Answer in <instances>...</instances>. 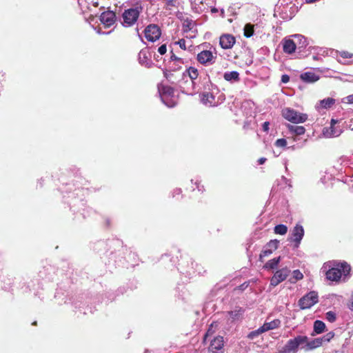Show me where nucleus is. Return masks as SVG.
<instances>
[{"label": "nucleus", "mask_w": 353, "mask_h": 353, "mask_svg": "<svg viewBox=\"0 0 353 353\" xmlns=\"http://www.w3.org/2000/svg\"><path fill=\"white\" fill-rule=\"evenodd\" d=\"M75 183H67L65 187L61 188V192L68 193V204L70 210L75 212H80L83 218L89 216L92 209L87 207L84 200L85 196L88 192V188L85 187L87 181L78 175L79 172L78 168H74Z\"/></svg>", "instance_id": "nucleus-1"}, {"label": "nucleus", "mask_w": 353, "mask_h": 353, "mask_svg": "<svg viewBox=\"0 0 353 353\" xmlns=\"http://www.w3.org/2000/svg\"><path fill=\"white\" fill-rule=\"evenodd\" d=\"M200 98L201 103L208 107L217 106L225 100L218 87L210 81L203 86Z\"/></svg>", "instance_id": "nucleus-2"}, {"label": "nucleus", "mask_w": 353, "mask_h": 353, "mask_svg": "<svg viewBox=\"0 0 353 353\" xmlns=\"http://www.w3.org/2000/svg\"><path fill=\"white\" fill-rule=\"evenodd\" d=\"M123 248V242L119 239H112L108 242L104 241H99L94 244L93 250L101 253L105 251L104 254L107 255L111 260L115 258V248Z\"/></svg>", "instance_id": "nucleus-3"}, {"label": "nucleus", "mask_w": 353, "mask_h": 353, "mask_svg": "<svg viewBox=\"0 0 353 353\" xmlns=\"http://www.w3.org/2000/svg\"><path fill=\"white\" fill-rule=\"evenodd\" d=\"M332 266H329V269L326 271V278L327 280L332 281H338L342 275L347 276L350 270V265L345 261L336 263L334 261Z\"/></svg>", "instance_id": "nucleus-4"}, {"label": "nucleus", "mask_w": 353, "mask_h": 353, "mask_svg": "<svg viewBox=\"0 0 353 353\" xmlns=\"http://www.w3.org/2000/svg\"><path fill=\"white\" fill-rule=\"evenodd\" d=\"M180 258L176 266L179 272L188 279L194 276L195 270L192 259L188 254L182 255L181 254Z\"/></svg>", "instance_id": "nucleus-5"}, {"label": "nucleus", "mask_w": 353, "mask_h": 353, "mask_svg": "<svg viewBox=\"0 0 353 353\" xmlns=\"http://www.w3.org/2000/svg\"><path fill=\"white\" fill-rule=\"evenodd\" d=\"M142 11L143 7L141 4H138L134 8L125 10L122 13V26L125 28H129L134 26L137 23Z\"/></svg>", "instance_id": "nucleus-6"}, {"label": "nucleus", "mask_w": 353, "mask_h": 353, "mask_svg": "<svg viewBox=\"0 0 353 353\" xmlns=\"http://www.w3.org/2000/svg\"><path fill=\"white\" fill-rule=\"evenodd\" d=\"M307 336L298 335L288 340L284 346L279 350V353H297L299 348L302 349V345L306 342Z\"/></svg>", "instance_id": "nucleus-7"}, {"label": "nucleus", "mask_w": 353, "mask_h": 353, "mask_svg": "<svg viewBox=\"0 0 353 353\" xmlns=\"http://www.w3.org/2000/svg\"><path fill=\"white\" fill-rule=\"evenodd\" d=\"M158 92L160 95L161 101L168 108H173L176 103L173 99L174 95V90L170 85L160 84L158 85Z\"/></svg>", "instance_id": "nucleus-8"}, {"label": "nucleus", "mask_w": 353, "mask_h": 353, "mask_svg": "<svg viewBox=\"0 0 353 353\" xmlns=\"http://www.w3.org/2000/svg\"><path fill=\"white\" fill-rule=\"evenodd\" d=\"M296 8L292 3L281 4L278 6L274 11V15L279 16L280 18L285 21H289L294 16Z\"/></svg>", "instance_id": "nucleus-9"}, {"label": "nucleus", "mask_w": 353, "mask_h": 353, "mask_svg": "<svg viewBox=\"0 0 353 353\" xmlns=\"http://www.w3.org/2000/svg\"><path fill=\"white\" fill-rule=\"evenodd\" d=\"M282 116L285 119L293 123H304L307 119V115L306 114L299 113L290 108L283 109Z\"/></svg>", "instance_id": "nucleus-10"}, {"label": "nucleus", "mask_w": 353, "mask_h": 353, "mask_svg": "<svg viewBox=\"0 0 353 353\" xmlns=\"http://www.w3.org/2000/svg\"><path fill=\"white\" fill-rule=\"evenodd\" d=\"M319 301L318 294L315 291H310L299 301V306L301 310L309 309Z\"/></svg>", "instance_id": "nucleus-11"}, {"label": "nucleus", "mask_w": 353, "mask_h": 353, "mask_svg": "<svg viewBox=\"0 0 353 353\" xmlns=\"http://www.w3.org/2000/svg\"><path fill=\"white\" fill-rule=\"evenodd\" d=\"M179 87L183 93L189 95H193L201 90L199 83L197 81H192L188 79H184L179 82Z\"/></svg>", "instance_id": "nucleus-12"}, {"label": "nucleus", "mask_w": 353, "mask_h": 353, "mask_svg": "<svg viewBox=\"0 0 353 353\" xmlns=\"http://www.w3.org/2000/svg\"><path fill=\"white\" fill-rule=\"evenodd\" d=\"M305 231L303 227L297 223L290 233L289 240L294 243V248H297L299 247L301 242L304 236Z\"/></svg>", "instance_id": "nucleus-13"}, {"label": "nucleus", "mask_w": 353, "mask_h": 353, "mask_svg": "<svg viewBox=\"0 0 353 353\" xmlns=\"http://www.w3.org/2000/svg\"><path fill=\"white\" fill-rule=\"evenodd\" d=\"M144 35L148 41L154 42L160 38L161 31L157 25L151 23L145 27Z\"/></svg>", "instance_id": "nucleus-14"}, {"label": "nucleus", "mask_w": 353, "mask_h": 353, "mask_svg": "<svg viewBox=\"0 0 353 353\" xmlns=\"http://www.w3.org/2000/svg\"><path fill=\"white\" fill-rule=\"evenodd\" d=\"M290 273V270L288 267L277 270L272 277L270 279V285L276 287L279 283L285 281Z\"/></svg>", "instance_id": "nucleus-15"}, {"label": "nucleus", "mask_w": 353, "mask_h": 353, "mask_svg": "<svg viewBox=\"0 0 353 353\" xmlns=\"http://www.w3.org/2000/svg\"><path fill=\"white\" fill-rule=\"evenodd\" d=\"M192 10L198 14L208 10L214 2V0H190Z\"/></svg>", "instance_id": "nucleus-16"}, {"label": "nucleus", "mask_w": 353, "mask_h": 353, "mask_svg": "<svg viewBox=\"0 0 353 353\" xmlns=\"http://www.w3.org/2000/svg\"><path fill=\"white\" fill-rule=\"evenodd\" d=\"M223 337L221 336H216L212 339H210L208 350L211 353H223Z\"/></svg>", "instance_id": "nucleus-17"}, {"label": "nucleus", "mask_w": 353, "mask_h": 353, "mask_svg": "<svg viewBox=\"0 0 353 353\" xmlns=\"http://www.w3.org/2000/svg\"><path fill=\"white\" fill-rule=\"evenodd\" d=\"M216 57L213 55L210 50H202L196 56V60L199 63L204 65L212 64L214 62Z\"/></svg>", "instance_id": "nucleus-18"}, {"label": "nucleus", "mask_w": 353, "mask_h": 353, "mask_svg": "<svg viewBox=\"0 0 353 353\" xmlns=\"http://www.w3.org/2000/svg\"><path fill=\"white\" fill-rule=\"evenodd\" d=\"M245 309L243 307L236 305L231 310L228 312L229 320L231 322L240 321L243 319Z\"/></svg>", "instance_id": "nucleus-19"}, {"label": "nucleus", "mask_w": 353, "mask_h": 353, "mask_svg": "<svg viewBox=\"0 0 353 353\" xmlns=\"http://www.w3.org/2000/svg\"><path fill=\"white\" fill-rule=\"evenodd\" d=\"M139 62L141 65L145 66V68L152 67L153 62L151 59V53L148 48H143L139 52Z\"/></svg>", "instance_id": "nucleus-20"}, {"label": "nucleus", "mask_w": 353, "mask_h": 353, "mask_svg": "<svg viewBox=\"0 0 353 353\" xmlns=\"http://www.w3.org/2000/svg\"><path fill=\"white\" fill-rule=\"evenodd\" d=\"M279 243H280L279 241L276 240V239L270 240L263 247V249L259 255L260 260H261L262 258L268 256L271 254H272V252L278 248Z\"/></svg>", "instance_id": "nucleus-21"}, {"label": "nucleus", "mask_w": 353, "mask_h": 353, "mask_svg": "<svg viewBox=\"0 0 353 353\" xmlns=\"http://www.w3.org/2000/svg\"><path fill=\"white\" fill-rule=\"evenodd\" d=\"M100 21L106 28L112 26L116 21L115 12L111 10L103 12L100 15Z\"/></svg>", "instance_id": "nucleus-22"}, {"label": "nucleus", "mask_w": 353, "mask_h": 353, "mask_svg": "<svg viewBox=\"0 0 353 353\" xmlns=\"http://www.w3.org/2000/svg\"><path fill=\"white\" fill-rule=\"evenodd\" d=\"M337 121L332 119L331 120L330 127L329 128H324L323 130V135L327 138L337 137L342 133V130L335 125Z\"/></svg>", "instance_id": "nucleus-23"}, {"label": "nucleus", "mask_w": 353, "mask_h": 353, "mask_svg": "<svg viewBox=\"0 0 353 353\" xmlns=\"http://www.w3.org/2000/svg\"><path fill=\"white\" fill-rule=\"evenodd\" d=\"M179 256L171 255L170 254H165L161 257V262L163 264L167 269L172 270V268L176 267V262H179Z\"/></svg>", "instance_id": "nucleus-24"}, {"label": "nucleus", "mask_w": 353, "mask_h": 353, "mask_svg": "<svg viewBox=\"0 0 353 353\" xmlns=\"http://www.w3.org/2000/svg\"><path fill=\"white\" fill-rule=\"evenodd\" d=\"M236 43L235 37L231 34H223L219 38V44L223 49H231Z\"/></svg>", "instance_id": "nucleus-25"}, {"label": "nucleus", "mask_w": 353, "mask_h": 353, "mask_svg": "<svg viewBox=\"0 0 353 353\" xmlns=\"http://www.w3.org/2000/svg\"><path fill=\"white\" fill-rule=\"evenodd\" d=\"M291 37L294 38V43L296 46V50L299 53L303 52L309 45L307 38L302 34H292Z\"/></svg>", "instance_id": "nucleus-26"}, {"label": "nucleus", "mask_w": 353, "mask_h": 353, "mask_svg": "<svg viewBox=\"0 0 353 353\" xmlns=\"http://www.w3.org/2000/svg\"><path fill=\"white\" fill-rule=\"evenodd\" d=\"M283 50L285 53L291 54L296 50V46L294 43V38L291 35L284 38L281 41Z\"/></svg>", "instance_id": "nucleus-27"}, {"label": "nucleus", "mask_w": 353, "mask_h": 353, "mask_svg": "<svg viewBox=\"0 0 353 353\" xmlns=\"http://www.w3.org/2000/svg\"><path fill=\"white\" fill-rule=\"evenodd\" d=\"M323 345L322 339L321 337L316 338L314 339H312L310 341L308 340V339L306 340V342L303 343V345H302V350H303L305 352H308L312 350H314L315 348H317Z\"/></svg>", "instance_id": "nucleus-28"}, {"label": "nucleus", "mask_w": 353, "mask_h": 353, "mask_svg": "<svg viewBox=\"0 0 353 353\" xmlns=\"http://www.w3.org/2000/svg\"><path fill=\"white\" fill-rule=\"evenodd\" d=\"M199 75V70L193 66H190L183 72V78L184 79H188L192 81H197L198 83Z\"/></svg>", "instance_id": "nucleus-29"}, {"label": "nucleus", "mask_w": 353, "mask_h": 353, "mask_svg": "<svg viewBox=\"0 0 353 353\" xmlns=\"http://www.w3.org/2000/svg\"><path fill=\"white\" fill-rule=\"evenodd\" d=\"M302 81L307 83H313L319 79V76L314 72H305L300 75Z\"/></svg>", "instance_id": "nucleus-30"}, {"label": "nucleus", "mask_w": 353, "mask_h": 353, "mask_svg": "<svg viewBox=\"0 0 353 353\" xmlns=\"http://www.w3.org/2000/svg\"><path fill=\"white\" fill-rule=\"evenodd\" d=\"M335 103V100L333 98H326L323 100L319 101V102L316 105V109L320 112L322 109H328L332 105H333Z\"/></svg>", "instance_id": "nucleus-31"}, {"label": "nucleus", "mask_w": 353, "mask_h": 353, "mask_svg": "<svg viewBox=\"0 0 353 353\" xmlns=\"http://www.w3.org/2000/svg\"><path fill=\"white\" fill-rule=\"evenodd\" d=\"M39 276L47 280H52L54 274V268L48 265L43 267V270L39 271Z\"/></svg>", "instance_id": "nucleus-32"}, {"label": "nucleus", "mask_w": 353, "mask_h": 353, "mask_svg": "<svg viewBox=\"0 0 353 353\" xmlns=\"http://www.w3.org/2000/svg\"><path fill=\"white\" fill-rule=\"evenodd\" d=\"M223 78L225 81L230 83L238 82L240 80L239 73L237 71L225 72L223 74Z\"/></svg>", "instance_id": "nucleus-33"}, {"label": "nucleus", "mask_w": 353, "mask_h": 353, "mask_svg": "<svg viewBox=\"0 0 353 353\" xmlns=\"http://www.w3.org/2000/svg\"><path fill=\"white\" fill-rule=\"evenodd\" d=\"M325 323L320 320H316L314 322L313 332L312 333V335L314 336L316 334H321L325 331Z\"/></svg>", "instance_id": "nucleus-34"}, {"label": "nucleus", "mask_w": 353, "mask_h": 353, "mask_svg": "<svg viewBox=\"0 0 353 353\" xmlns=\"http://www.w3.org/2000/svg\"><path fill=\"white\" fill-rule=\"evenodd\" d=\"M281 260V256L275 257L272 259H270L265 263V264L263 265V268L268 270H274L277 268Z\"/></svg>", "instance_id": "nucleus-35"}, {"label": "nucleus", "mask_w": 353, "mask_h": 353, "mask_svg": "<svg viewBox=\"0 0 353 353\" xmlns=\"http://www.w3.org/2000/svg\"><path fill=\"white\" fill-rule=\"evenodd\" d=\"M287 128L292 134L295 135H302L305 132V129L303 126L288 124Z\"/></svg>", "instance_id": "nucleus-36"}, {"label": "nucleus", "mask_w": 353, "mask_h": 353, "mask_svg": "<svg viewBox=\"0 0 353 353\" xmlns=\"http://www.w3.org/2000/svg\"><path fill=\"white\" fill-rule=\"evenodd\" d=\"M281 325V321L279 319H274L270 322H265L262 327L264 329V332H267L271 330L276 329L279 327Z\"/></svg>", "instance_id": "nucleus-37"}, {"label": "nucleus", "mask_w": 353, "mask_h": 353, "mask_svg": "<svg viewBox=\"0 0 353 353\" xmlns=\"http://www.w3.org/2000/svg\"><path fill=\"white\" fill-rule=\"evenodd\" d=\"M308 50L312 52H314V53L318 54L319 56H323L325 57L328 54V50L318 47V46H309Z\"/></svg>", "instance_id": "nucleus-38"}, {"label": "nucleus", "mask_w": 353, "mask_h": 353, "mask_svg": "<svg viewBox=\"0 0 353 353\" xmlns=\"http://www.w3.org/2000/svg\"><path fill=\"white\" fill-rule=\"evenodd\" d=\"M274 232L276 234L284 235L288 232V227L284 224L276 225L274 228Z\"/></svg>", "instance_id": "nucleus-39"}, {"label": "nucleus", "mask_w": 353, "mask_h": 353, "mask_svg": "<svg viewBox=\"0 0 353 353\" xmlns=\"http://www.w3.org/2000/svg\"><path fill=\"white\" fill-rule=\"evenodd\" d=\"M264 332V329H263L262 326L259 327L258 329L250 332L248 334V338L250 340H254L257 338L260 334H263Z\"/></svg>", "instance_id": "nucleus-40"}, {"label": "nucleus", "mask_w": 353, "mask_h": 353, "mask_svg": "<svg viewBox=\"0 0 353 353\" xmlns=\"http://www.w3.org/2000/svg\"><path fill=\"white\" fill-rule=\"evenodd\" d=\"M244 36L247 38L251 37L254 32V26L251 23H247L244 27Z\"/></svg>", "instance_id": "nucleus-41"}, {"label": "nucleus", "mask_w": 353, "mask_h": 353, "mask_svg": "<svg viewBox=\"0 0 353 353\" xmlns=\"http://www.w3.org/2000/svg\"><path fill=\"white\" fill-rule=\"evenodd\" d=\"M303 278V273L299 270H295L292 272V278L294 281L290 279L291 283H295L297 281L301 280Z\"/></svg>", "instance_id": "nucleus-42"}, {"label": "nucleus", "mask_w": 353, "mask_h": 353, "mask_svg": "<svg viewBox=\"0 0 353 353\" xmlns=\"http://www.w3.org/2000/svg\"><path fill=\"white\" fill-rule=\"evenodd\" d=\"M325 319L327 321L333 323L336 319V314L333 311H329L325 314Z\"/></svg>", "instance_id": "nucleus-43"}, {"label": "nucleus", "mask_w": 353, "mask_h": 353, "mask_svg": "<svg viewBox=\"0 0 353 353\" xmlns=\"http://www.w3.org/2000/svg\"><path fill=\"white\" fill-rule=\"evenodd\" d=\"M172 62H174V63L177 62L179 64H183V59L176 56L174 54V53L172 51L171 52V55H170V60H169L170 65L171 64Z\"/></svg>", "instance_id": "nucleus-44"}, {"label": "nucleus", "mask_w": 353, "mask_h": 353, "mask_svg": "<svg viewBox=\"0 0 353 353\" xmlns=\"http://www.w3.org/2000/svg\"><path fill=\"white\" fill-rule=\"evenodd\" d=\"M274 145L277 148H286L287 141L284 138L279 139L275 141Z\"/></svg>", "instance_id": "nucleus-45"}, {"label": "nucleus", "mask_w": 353, "mask_h": 353, "mask_svg": "<svg viewBox=\"0 0 353 353\" xmlns=\"http://www.w3.org/2000/svg\"><path fill=\"white\" fill-rule=\"evenodd\" d=\"M171 197L178 199L179 196L182 197V190L179 188H174L170 193Z\"/></svg>", "instance_id": "nucleus-46"}, {"label": "nucleus", "mask_w": 353, "mask_h": 353, "mask_svg": "<svg viewBox=\"0 0 353 353\" xmlns=\"http://www.w3.org/2000/svg\"><path fill=\"white\" fill-rule=\"evenodd\" d=\"M191 183L196 185V188L199 192L203 193L205 191L204 186L201 184V181L199 179H196L195 181L191 179Z\"/></svg>", "instance_id": "nucleus-47"}, {"label": "nucleus", "mask_w": 353, "mask_h": 353, "mask_svg": "<svg viewBox=\"0 0 353 353\" xmlns=\"http://www.w3.org/2000/svg\"><path fill=\"white\" fill-rule=\"evenodd\" d=\"M334 336V333L333 332H330L324 336H321V339H322V342L323 343L329 342Z\"/></svg>", "instance_id": "nucleus-48"}, {"label": "nucleus", "mask_w": 353, "mask_h": 353, "mask_svg": "<svg viewBox=\"0 0 353 353\" xmlns=\"http://www.w3.org/2000/svg\"><path fill=\"white\" fill-rule=\"evenodd\" d=\"M339 54L343 59H353V54L347 51H341Z\"/></svg>", "instance_id": "nucleus-49"}, {"label": "nucleus", "mask_w": 353, "mask_h": 353, "mask_svg": "<svg viewBox=\"0 0 353 353\" xmlns=\"http://www.w3.org/2000/svg\"><path fill=\"white\" fill-rule=\"evenodd\" d=\"M194 270H195V275L196 274H202L203 272H205V270H203V268L201 265L199 264H195L194 265Z\"/></svg>", "instance_id": "nucleus-50"}, {"label": "nucleus", "mask_w": 353, "mask_h": 353, "mask_svg": "<svg viewBox=\"0 0 353 353\" xmlns=\"http://www.w3.org/2000/svg\"><path fill=\"white\" fill-rule=\"evenodd\" d=\"M158 52L161 54V55H163L166 53L167 52V46H166V44H162L161 46H159L158 48V50H157Z\"/></svg>", "instance_id": "nucleus-51"}, {"label": "nucleus", "mask_w": 353, "mask_h": 353, "mask_svg": "<svg viewBox=\"0 0 353 353\" xmlns=\"http://www.w3.org/2000/svg\"><path fill=\"white\" fill-rule=\"evenodd\" d=\"M175 45H179V47L185 50V40L184 39H179L178 41L174 42Z\"/></svg>", "instance_id": "nucleus-52"}, {"label": "nucleus", "mask_w": 353, "mask_h": 353, "mask_svg": "<svg viewBox=\"0 0 353 353\" xmlns=\"http://www.w3.org/2000/svg\"><path fill=\"white\" fill-rule=\"evenodd\" d=\"M163 73L164 77L167 80L170 81V78L172 76V74L171 73V72L168 71L167 69H163Z\"/></svg>", "instance_id": "nucleus-53"}, {"label": "nucleus", "mask_w": 353, "mask_h": 353, "mask_svg": "<svg viewBox=\"0 0 353 353\" xmlns=\"http://www.w3.org/2000/svg\"><path fill=\"white\" fill-rule=\"evenodd\" d=\"M79 301H77V302H73V301L71 300V299H66V300H65V301H64V303H66V304H69V303L74 304V307H75L76 308H77V307H79V308H80V307H81V304H79Z\"/></svg>", "instance_id": "nucleus-54"}, {"label": "nucleus", "mask_w": 353, "mask_h": 353, "mask_svg": "<svg viewBox=\"0 0 353 353\" xmlns=\"http://www.w3.org/2000/svg\"><path fill=\"white\" fill-rule=\"evenodd\" d=\"M181 64H179V63L176 62H173V64L171 65V64L169 65V68H170L171 70H179L181 68Z\"/></svg>", "instance_id": "nucleus-55"}, {"label": "nucleus", "mask_w": 353, "mask_h": 353, "mask_svg": "<svg viewBox=\"0 0 353 353\" xmlns=\"http://www.w3.org/2000/svg\"><path fill=\"white\" fill-rule=\"evenodd\" d=\"M249 284H250L249 281H245L243 283H242L241 285H240L239 286H238L236 289H238L240 291H243L249 286Z\"/></svg>", "instance_id": "nucleus-56"}, {"label": "nucleus", "mask_w": 353, "mask_h": 353, "mask_svg": "<svg viewBox=\"0 0 353 353\" xmlns=\"http://www.w3.org/2000/svg\"><path fill=\"white\" fill-rule=\"evenodd\" d=\"M212 325H210V327L208 330L207 332L205 333V334L204 335V337H203V341L204 342H205L208 339V337H210L211 336V334H212Z\"/></svg>", "instance_id": "nucleus-57"}, {"label": "nucleus", "mask_w": 353, "mask_h": 353, "mask_svg": "<svg viewBox=\"0 0 353 353\" xmlns=\"http://www.w3.org/2000/svg\"><path fill=\"white\" fill-rule=\"evenodd\" d=\"M281 81L283 83H287L290 81V77L288 74H283Z\"/></svg>", "instance_id": "nucleus-58"}, {"label": "nucleus", "mask_w": 353, "mask_h": 353, "mask_svg": "<svg viewBox=\"0 0 353 353\" xmlns=\"http://www.w3.org/2000/svg\"><path fill=\"white\" fill-rule=\"evenodd\" d=\"M269 126H270V123L268 121H265L262 125L263 130L265 132H268L269 130Z\"/></svg>", "instance_id": "nucleus-59"}, {"label": "nucleus", "mask_w": 353, "mask_h": 353, "mask_svg": "<svg viewBox=\"0 0 353 353\" xmlns=\"http://www.w3.org/2000/svg\"><path fill=\"white\" fill-rule=\"evenodd\" d=\"M111 222H112V220H111L110 218L106 217V218L105 219V226L106 228H109V227H110V225H111Z\"/></svg>", "instance_id": "nucleus-60"}, {"label": "nucleus", "mask_w": 353, "mask_h": 353, "mask_svg": "<svg viewBox=\"0 0 353 353\" xmlns=\"http://www.w3.org/2000/svg\"><path fill=\"white\" fill-rule=\"evenodd\" d=\"M267 161L266 158L265 157H261L260 159H259L258 160V164L259 165H263V163H265V162Z\"/></svg>", "instance_id": "nucleus-61"}, {"label": "nucleus", "mask_w": 353, "mask_h": 353, "mask_svg": "<svg viewBox=\"0 0 353 353\" xmlns=\"http://www.w3.org/2000/svg\"><path fill=\"white\" fill-rule=\"evenodd\" d=\"M347 100L348 103H353V94L347 96Z\"/></svg>", "instance_id": "nucleus-62"}, {"label": "nucleus", "mask_w": 353, "mask_h": 353, "mask_svg": "<svg viewBox=\"0 0 353 353\" xmlns=\"http://www.w3.org/2000/svg\"><path fill=\"white\" fill-rule=\"evenodd\" d=\"M300 148H301V146H299L298 145H293L292 146L288 147L287 148L288 149H291V150H296V149Z\"/></svg>", "instance_id": "nucleus-63"}, {"label": "nucleus", "mask_w": 353, "mask_h": 353, "mask_svg": "<svg viewBox=\"0 0 353 353\" xmlns=\"http://www.w3.org/2000/svg\"><path fill=\"white\" fill-rule=\"evenodd\" d=\"M167 5L174 6V0H167Z\"/></svg>", "instance_id": "nucleus-64"}]
</instances>
